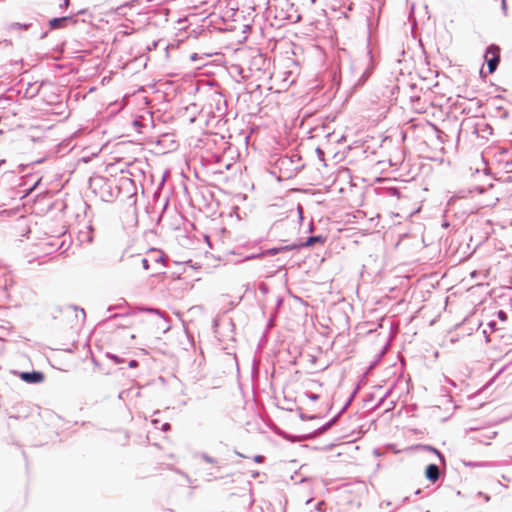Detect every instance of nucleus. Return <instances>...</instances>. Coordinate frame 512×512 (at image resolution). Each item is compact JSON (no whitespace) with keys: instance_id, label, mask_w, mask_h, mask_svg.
<instances>
[{"instance_id":"f257e3e1","label":"nucleus","mask_w":512,"mask_h":512,"mask_svg":"<svg viewBox=\"0 0 512 512\" xmlns=\"http://www.w3.org/2000/svg\"><path fill=\"white\" fill-rule=\"evenodd\" d=\"M143 268L150 271L152 275L159 273L163 266V253L159 250H150L142 259Z\"/></svg>"},{"instance_id":"f03ea898","label":"nucleus","mask_w":512,"mask_h":512,"mask_svg":"<svg viewBox=\"0 0 512 512\" xmlns=\"http://www.w3.org/2000/svg\"><path fill=\"white\" fill-rule=\"evenodd\" d=\"M485 59L487 61L489 73H493L500 61V48L496 45H490L486 49Z\"/></svg>"},{"instance_id":"7ed1b4c3","label":"nucleus","mask_w":512,"mask_h":512,"mask_svg":"<svg viewBox=\"0 0 512 512\" xmlns=\"http://www.w3.org/2000/svg\"><path fill=\"white\" fill-rule=\"evenodd\" d=\"M314 386H318L320 390L322 389V385L320 383H317L316 381H311L310 383L307 384L305 390L301 394V397H304L310 401L320 400L322 397L321 393L311 391V388H313Z\"/></svg>"},{"instance_id":"20e7f679","label":"nucleus","mask_w":512,"mask_h":512,"mask_svg":"<svg viewBox=\"0 0 512 512\" xmlns=\"http://www.w3.org/2000/svg\"><path fill=\"white\" fill-rule=\"evenodd\" d=\"M20 378L28 383H40L44 380V375L41 372H22Z\"/></svg>"},{"instance_id":"39448f33","label":"nucleus","mask_w":512,"mask_h":512,"mask_svg":"<svg viewBox=\"0 0 512 512\" xmlns=\"http://www.w3.org/2000/svg\"><path fill=\"white\" fill-rule=\"evenodd\" d=\"M425 476L428 480L435 483L440 477V471L437 465L430 464L427 466Z\"/></svg>"},{"instance_id":"423d86ee","label":"nucleus","mask_w":512,"mask_h":512,"mask_svg":"<svg viewBox=\"0 0 512 512\" xmlns=\"http://www.w3.org/2000/svg\"><path fill=\"white\" fill-rule=\"evenodd\" d=\"M155 430H161L163 432H167L170 430L171 426L168 422L161 420L160 418H154L151 421Z\"/></svg>"},{"instance_id":"0eeeda50","label":"nucleus","mask_w":512,"mask_h":512,"mask_svg":"<svg viewBox=\"0 0 512 512\" xmlns=\"http://www.w3.org/2000/svg\"><path fill=\"white\" fill-rule=\"evenodd\" d=\"M66 110H67L66 103L60 101L56 104L55 109L47 110V113L52 114V115H64L66 113Z\"/></svg>"},{"instance_id":"6e6552de","label":"nucleus","mask_w":512,"mask_h":512,"mask_svg":"<svg viewBox=\"0 0 512 512\" xmlns=\"http://www.w3.org/2000/svg\"><path fill=\"white\" fill-rule=\"evenodd\" d=\"M68 17L53 18L49 21V25L52 29L61 28L68 21Z\"/></svg>"},{"instance_id":"1a4fd4ad","label":"nucleus","mask_w":512,"mask_h":512,"mask_svg":"<svg viewBox=\"0 0 512 512\" xmlns=\"http://www.w3.org/2000/svg\"><path fill=\"white\" fill-rule=\"evenodd\" d=\"M320 241V237H309L305 243L306 246H312L315 242Z\"/></svg>"},{"instance_id":"9d476101","label":"nucleus","mask_w":512,"mask_h":512,"mask_svg":"<svg viewBox=\"0 0 512 512\" xmlns=\"http://www.w3.org/2000/svg\"><path fill=\"white\" fill-rule=\"evenodd\" d=\"M498 317L501 321L507 320V314L502 310L498 311Z\"/></svg>"},{"instance_id":"9b49d317","label":"nucleus","mask_w":512,"mask_h":512,"mask_svg":"<svg viewBox=\"0 0 512 512\" xmlns=\"http://www.w3.org/2000/svg\"><path fill=\"white\" fill-rule=\"evenodd\" d=\"M419 99H420L419 97H416V98H414V99H413V107H414L415 109H418V108H417V106H416L415 104L418 102V100H419Z\"/></svg>"},{"instance_id":"f8f14e48","label":"nucleus","mask_w":512,"mask_h":512,"mask_svg":"<svg viewBox=\"0 0 512 512\" xmlns=\"http://www.w3.org/2000/svg\"><path fill=\"white\" fill-rule=\"evenodd\" d=\"M197 58H198V55L196 53L191 55L192 61H195Z\"/></svg>"},{"instance_id":"ddd939ff","label":"nucleus","mask_w":512,"mask_h":512,"mask_svg":"<svg viewBox=\"0 0 512 512\" xmlns=\"http://www.w3.org/2000/svg\"><path fill=\"white\" fill-rule=\"evenodd\" d=\"M205 459H206L208 462H210V463H212V462H213V460H212L211 458H209V457H205Z\"/></svg>"},{"instance_id":"4468645a","label":"nucleus","mask_w":512,"mask_h":512,"mask_svg":"<svg viewBox=\"0 0 512 512\" xmlns=\"http://www.w3.org/2000/svg\"><path fill=\"white\" fill-rule=\"evenodd\" d=\"M68 4H69V0H65V1H64V5H65V7H67V6H68Z\"/></svg>"}]
</instances>
